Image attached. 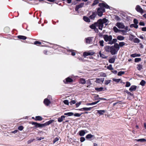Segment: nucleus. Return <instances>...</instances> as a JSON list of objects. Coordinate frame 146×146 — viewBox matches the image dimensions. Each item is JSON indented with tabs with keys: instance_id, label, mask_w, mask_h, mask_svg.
Masks as SVG:
<instances>
[{
	"instance_id": "obj_1",
	"label": "nucleus",
	"mask_w": 146,
	"mask_h": 146,
	"mask_svg": "<svg viewBox=\"0 0 146 146\" xmlns=\"http://www.w3.org/2000/svg\"><path fill=\"white\" fill-rule=\"evenodd\" d=\"M98 6L100 7L98 8L97 14L100 17H101L102 16L103 13L105 11L104 8L110 10L112 8L105 3H99Z\"/></svg>"
},
{
	"instance_id": "obj_2",
	"label": "nucleus",
	"mask_w": 146,
	"mask_h": 146,
	"mask_svg": "<svg viewBox=\"0 0 146 146\" xmlns=\"http://www.w3.org/2000/svg\"><path fill=\"white\" fill-rule=\"evenodd\" d=\"M97 26L98 27L99 29L102 30L104 27L103 19H99L96 22Z\"/></svg>"
},
{
	"instance_id": "obj_3",
	"label": "nucleus",
	"mask_w": 146,
	"mask_h": 146,
	"mask_svg": "<svg viewBox=\"0 0 146 146\" xmlns=\"http://www.w3.org/2000/svg\"><path fill=\"white\" fill-rule=\"evenodd\" d=\"M103 37L104 40L106 42H110L112 39V36L111 35H103Z\"/></svg>"
},
{
	"instance_id": "obj_4",
	"label": "nucleus",
	"mask_w": 146,
	"mask_h": 146,
	"mask_svg": "<svg viewBox=\"0 0 146 146\" xmlns=\"http://www.w3.org/2000/svg\"><path fill=\"white\" fill-rule=\"evenodd\" d=\"M135 9L137 12L140 13L141 14L144 12L143 10L141 7V6L139 5H137L136 6Z\"/></svg>"
},
{
	"instance_id": "obj_5",
	"label": "nucleus",
	"mask_w": 146,
	"mask_h": 146,
	"mask_svg": "<svg viewBox=\"0 0 146 146\" xmlns=\"http://www.w3.org/2000/svg\"><path fill=\"white\" fill-rule=\"evenodd\" d=\"M93 40V37H89L86 38L84 39V42L86 44H90L92 43Z\"/></svg>"
},
{
	"instance_id": "obj_6",
	"label": "nucleus",
	"mask_w": 146,
	"mask_h": 146,
	"mask_svg": "<svg viewBox=\"0 0 146 146\" xmlns=\"http://www.w3.org/2000/svg\"><path fill=\"white\" fill-rule=\"evenodd\" d=\"M95 53L94 52H85L83 53V56L84 57L86 58L87 56H88L93 55Z\"/></svg>"
},
{
	"instance_id": "obj_7",
	"label": "nucleus",
	"mask_w": 146,
	"mask_h": 146,
	"mask_svg": "<svg viewBox=\"0 0 146 146\" xmlns=\"http://www.w3.org/2000/svg\"><path fill=\"white\" fill-rule=\"evenodd\" d=\"M32 124L34 125L35 127H44V125L43 124H40L37 123L36 122H33Z\"/></svg>"
},
{
	"instance_id": "obj_8",
	"label": "nucleus",
	"mask_w": 146,
	"mask_h": 146,
	"mask_svg": "<svg viewBox=\"0 0 146 146\" xmlns=\"http://www.w3.org/2000/svg\"><path fill=\"white\" fill-rule=\"evenodd\" d=\"M117 50H116L115 48H114L113 46H111V48L110 51V52L112 55H113L117 54Z\"/></svg>"
},
{
	"instance_id": "obj_9",
	"label": "nucleus",
	"mask_w": 146,
	"mask_h": 146,
	"mask_svg": "<svg viewBox=\"0 0 146 146\" xmlns=\"http://www.w3.org/2000/svg\"><path fill=\"white\" fill-rule=\"evenodd\" d=\"M73 81V79L69 77L63 80L64 82L66 84H68V83L72 82Z\"/></svg>"
},
{
	"instance_id": "obj_10",
	"label": "nucleus",
	"mask_w": 146,
	"mask_h": 146,
	"mask_svg": "<svg viewBox=\"0 0 146 146\" xmlns=\"http://www.w3.org/2000/svg\"><path fill=\"white\" fill-rule=\"evenodd\" d=\"M84 5V3H81L80 4L76 5L75 9V11H78L79 9L82 7Z\"/></svg>"
},
{
	"instance_id": "obj_11",
	"label": "nucleus",
	"mask_w": 146,
	"mask_h": 146,
	"mask_svg": "<svg viewBox=\"0 0 146 146\" xmlns=\"http://www.w3.org/2000/svg\"><path fill=\"white\" fill-rule=\"evenodd\" d=\"M116 26L119 29H124L125 27V26L122 23H117L116 24Z\"/></svg>"
},
{
	"instance_id": "obj_12",
	"label": "nucleus",
	"mask_w": 146,
	"mask_h": 146,
	"mask_svg": "<svg viewBox=\"0 0 146 146\" xmlns=\"http://www.w3.org/2000/svg\"><path fill=\"white\" fill-rule=\"evenodd\" d=\"M97 15V13L96 12H93L92 14L89 16L90 19H91L94 20Z\"/></svg>"
},
{
	"instance_id": "obj_13",
	"label": "nucleus",
	"mask_w": 146,
	"mask_h": 146,
	"mask_svg": "<svg viewBox=\"0 0 146 146\" xmlns=\"http://www.w3.org/2000/svg\"><path fill=\"white\" fill-rule=\"evenodd\" d=\"M95 107V106L92 107H90L89 108H80V109H79L78 110L80 111H90L92 109H93L94 107Z\"/></svg>"
},
{
	"instance_id": "obj_14",
	"label": "nucleus",
	"mask_w": 146,
	"mask_h": 146,
	"mask_svg": "<svg viewBox=\"0 0 146 146\" xmlns=\"http://www.w3.org/2000/svg\"><path fill=\"white\" fill-rule=\"evenodd\" d=\"M117 58V56H113V57L109 59V62L110 63H113L114 62L115 59Z\"/></svg>"
},
{
	"instance_id": "obj_15",
	"label": "nucleus",
	"mask_w": 146,
	"mask_h": 146,
	"mask_svg": "<svg viewBox=\"0 0 146 146\" xmlns=\"http://www.w3.org/2000/svg\"><path fill=\"white\" fill-rule=\"evenodd\" d=\"M43 102L44 104L46 106H48L50 103V100H48L47 98L44 99Z\"/></svg>"
},
{
	"instance_id": "obj_16",
	"label": "nucleus",
	"mask_w": 146,
	"mask_h": 146,
	"mask_svg": "<svg viewBox=\"0 0 146 146\" xmlns=\"http://www.w3.org/2000/svg\"><path fill=\"white\" fill-rule=\"evenodd\" d=\"M104 78H96V83H99L101 82L103 83L104 81Z\"/></svg>"
},
{
	"instance_id": "obj_17",
	"label": "nucleus",
	"mask_w": 146,
	"mask_h": 146,
	"mask_svg": "<svg viewBox=\"0 0 146 146\" xmlns=\"http://www.w3.org/2000/svg\"><path fill=\"white\" fill-rule=\"evenodd\" d=\"M54 120L52 119L49 121H48L46 122V123H45L43 124L44 125V127L49 125L50 124H51V123L54 122Z\"/></svg>"
},
{
	"instance_id": "obj_18",
	"label": "nucleus",
	"mask_w": 146,
	"mask_h": 146,
	"mask_svg": "<svg viewBox=\"0 0 146 146\" xmlns=\"http://www.w3.org/2000/svg\"><path fill=\"white\" fill-rule=\"evenodd\" d=\"M105 51L107 52H110L111 49V46H105Z\"/></svg>"
},
{
	"instance_id": "obj_19",
	"label": "nucleus",
	"mask_w": 146,
	"mask_h": 146,
	"mask_svg": "<svg viewBox=\"0 0 146 146\" xmlns=\"http://www.w3.org/2000/svg\"><path fill=\"white\" fill-rule=\"evenodd\" d=\"M106 88H105V90H103L104 88L102 87H100V88H95V90L96 91L98 92H102L103 91H104L106 90Z\"/></svg>"
},
{
	"instance_id": "obj_20",
	"label": "nucleus",
	"mask_w": 146,
	"mask_h": 146,
	"mask_svg": "<svg viewBox=\"0 0 146 146\" xmlns=\"http://www.w3.org/2000/svg\"><path fill=\"white\" fill-rule=\"evenodd\" d=\"M117 41V38H114L113 40H112L110 42L108 43V44H110L111 45H112L113 44L116 43V42Z\"/></svg>"
},
{
	"instance_id": "obj_21",
	"label": "nucleus",
	"mask_w": 146,
	"mask_h": 146,
	"mask_svg": "<svg viewBox=\"0 0 146 146\" xmlns=\"http://www.w3.org/2000/svg\"><path fill=\"white\" fill-rule=\"evenodd\" d=\"M86 130H82L79 131V135L81 136H83L86 134Z\"/></svg>"
},
{
	"instance_id": "obj_22",
	"label": "nucleus",
	"mask_w": 146,
	"mask_h": 146,
	"mask_svg": "<svg viewBox=\"0 0 146 146\" xmlns=\"http://www.w3.org/2000/svg\"><path fill=\"white\" fill-rule=\"evenodd\" d=\"M65 116L62 115L61 117H59L58 119V121L59 122H61L63 121V119L65 118Z\"/></svg>"
},
{
	"instance_id": "obj_23",
	"label": "nucleus",
	"mask_w": 146,
	"mask_h": 146,
	"mask_svg": "<svg viewBox=\"0 0 146 146\" xmlns=\"http://www.w3.org/2000/svg\"><path fill=\"white\" fill-rule=\"evenodd\" d=\"M83 19L84 21L87 22L89 23L90 22V18H89L86 16H84L83 18Z\"/></svg>"
},
{
	"instance_id": "obj_24",
	"label": "nucleus",
	"mask_w": 146,
	"mask_h": 146,
	"mask_svg": "<svg viewBox=\"0 0 146 146\" xmlns=\"http://www.w3.org/2000/svg\"><path fill=\"white\" fill-rule=\"evenodd\" d=\"M97 113L100 115H103L104 114L105 112V111L104 110H97Z\"/></svg>"
},
{
	"instance_id": "obj_25",
	"label": "nucleus",
	"mask_w": 146,
	"mask_h": 146,
	"mask_svg": "<svg viewBox=\"0 0 146 146\" xmlns=\"http://www.w3.org/2000/svg\"><path fill=\"white\" fill-rule=\"evenodd\" d=\"M137 88V86H132L129 88V90L132 91H135Z\"/></svg>"
},
{
	"instance_id": "obj_26",
	"label": "nucleus",
	"mask_w": 146,
	"mask_h": 146,
	"mask_svg": "<svg viewBox=\"0 0 146 146\" xmlns=\"http://www.w3.org/2000/svg\"><path fill=\"white\" fill-rule=\"evenodd\" d=\"M103 25L105 24V26H107L108 25V22H109V20L106 18H103Z\"/></svg>"
},
{
	"instance_id": "obj_27",
	"label": "nucleus",
	"mask_w": 146,
	"mask_h": 146,
	"mask_svg": "<svg viewBox=\"0 0 146 146\" xmlns=\"http://www.w3.org/2000/svg\"><path fill=\"white\" fill-rule=\"evenodd\" d=\"M117 40L120 41H121L124 40L125 39V37L124 36L121 35L118 36H117Z\"/></svg>"
},
{
	"instance_id": "obj_28",
	"label": "nucleus",
	"mask_w": 146,
	"mask_h": 146,
	"mask_svg": "<svg viewBox=\"0 0 146 146\" xmlns=\"http://www.w3.org/2000/svg\"><path fill=\"white\" fill-rule=\"evenodd\" d=\"M99 101L100 100H98L97 101H96V102H92L91 103H87L86 104V105L87 106L93 105L96 104L97 103L99 102Z\"/></svg>"
},
{
	"instance_id": "obj_29",
	"label": "nucleus",
	"mask_w": 146,
	"mask_h": 146,
	"mask_svg": "<svg viewBox=\"0 0 146 146\" xmlns=\"http://www.w3.org/2000/svg\"><path fill=\"white\" fill-rule=\"evenodd\" d=\"M79 82L80 83L82 84H84L86 83V81L85 79H83V78H81Z\"/></svg>"
},
{
	"instance_id": "obj_30",
	"label": "nucleus",
	"mask_w": 146,
	"mask_h": 146,
	"mask_svg": "<svg viewBox=\"0 0 146 146\" xmlns=\"http://www.w3.org/2000/svg\"><path fill=\"white\" fill-rule=\"evenodd\" d=\"M42 119L41 116H36L35 117V120L36 121H41Z\"/></svg>"
},
{
	"instance_id": "obj_31",
	"label": "nucleus",
	"mask_w": 146,
	"mask_h": 146,
	"mask_svg": "<svg viewBox=\"0 0 146 146\" xmlns=\"http://www.w3.org/2000/svg\"><path fill=\"white\" fill-rule=\"evenodd\" d=\"M17 38L20 39L25 40L27 38V37L24 36L19 35L17 36Z\"/></svg>"
},
{
	"instance_id": "obj_32",
	"label": "nucleus",
	"mask_w": 146,
	"mask_h": 146,
	"mask_svg": "<svg viewBox=\"0 0 146 146\" xmlns=\"http://www.w3.org/2000/svg\"><path fill=\"white\" fill-rule=\"evenodd\" d=\"M96 23L95 22L94 24L90 26V27L92 29H94L96 27Z\"/></svg>"
},
{
	"instance_id": "obj_33",
	"label": "nucleus",
	"mask_w": 146,
	"mask_h": 146,
	"mask_svg": "<svg viewBox=\"0 0 146 146\" xmlns=\"http://www.w3.org/2000/svg\"><path fill=\"white\" fill-rule=\"evenodd\" d=\"M113 46L114 48L117 49V51H118L119 50L120 47L119 44L117 43H115L114 45Z\"/></svg>"
},
{
	"instance_id": "obj_34",
	"label": "nucleus",
	"mask_w": 146,
	"mask_h": 146,
	"mask_svg": "<svg viewBox=\"0 0 146 146\" xmlns=\"http://www.w3.org/2000/svg\"><path fill=\"white\" fill-rule=\"evenodd\" d=\"M113 30L116 33H117L120 31V30L118 29L117 27L115 26H114L113 27Z\"/></svg>"
},
{
	"instance_id": "obj_35",
	"label": "nucleus",
	"mask_w": 146,
	"mask_h": 146,
	"mask_svg": "<svg viewBox=\"0 0 146 146\" xmlns=\"http://www.w3.org/2000/svg\"><path fill=\"white\" fill-rule=\"evenodd\" d=\"M131 57H140L141 54H137L136 53L130 55Z\"/></svg>"
},
{
	"instance_id": "obj_36",
	"label": "nucleus",
	"mask_w": 146,
	"mask_h": 146,
	"mask_svg": "<svg viewBox=\"0 0 146 146\" xmlns=\"http://www.w3.org/2000/svg\"><path fill=\"white\" fill-rule=\"evenodd\" d=\"M137 68L138 70L140 71L143 68V66L141 64H137Z\"/></svg>"
},
{
	"instance_id": "obj_37",
	"label": "nucleus",
	"mask_w": 146,
	"mask_h": 146,
	"mask_svg": "<svg viewBox=\"0 0 146 146\" xmlns=\"http://www.w3.org/2000/svg\"><path fill=\"white\" fill-rule=\"evenodd\" d=\"M74 115V113L72 112H70L64 113V115L68 116H72Z\"/></svg>"
},
{
	"instance_id": "obj_38",
	"label": "nucleus",
	"mask_w": 146,
	"mask_h": 146,
	"mask_svg": "<svg viewBox=\"0 0 146 146\" xmlns=\"http://www.w3.org/2000/svg\"><path fill=\"white\" fill-rule=\"evenodd\" d=\"M93 136L91 134H89L87 135L86 136V139H90L93 137Z\"/></svg>"
},
{
	"instance_id": "obj_39",
	"label": "nucleus",
	"mask_w": 146,
	"mask_h": 146,
	"mask_svg": "<svg viewBox=\"0 0 146 146\" xmlns=\"http://www.w3.org/2000/svg\"><path fill=\"white\" fill-rule=\"evenodd\" d=\"M67 51L68 52H71V55L72 56H74L75 55L76 53H75V52H74L73 51V50L69 49V50H67Z\"/></svg>"
},
{
	"instance_id": "obj_40",
	"label": "nucleus",
	"mask_w": 146,
	"mask_h": 146,
	"mask_svg": "<svg viewBox=\"0 0 146 146\" xmlns=\"http://www.w3.org/2000/svg\"><path fill=\"white\" fill-rule=\"evenodd\" d=\"M137 141H140L141 142H145L146 140L145 139H135Z\"/></svg>"
},
{
	"instance_id": "obj_41",
	"label": "nucleus",
	"mask_w": 146,
	"mask_h": 146,
	"mask_svg": "<svg viewBox=\"0 0 146 146\" xmlns=\"http://www.w3.org/2000/svg\"><path fill=\"white\" fill-rule=\"evenodd\" d=\"M99 3V0H95L94 3H93L91 5L92 6H94L96 5L97 4Z\"/></svg>"
},
{
	"instance_id": "obj_42",
	"label": "nucleus",
	"mask_w": 146,
	"mask_h": 146,
	"mask_svg": "<svg viewBox=\"0 0 146 146\" xmlns=\"http://www.w3.org/2000/svg\"><path fill=\"white\" fill-rule=\"evenodd\" d=\"M133 42L135 43H139L140 42V40L137 38H136L133 39Z\"/></svg>"
},
{
	"instance_id": "obj_43",
	"label": "nucleus",
	"mask_w": 146,
	"mask_h": 146,
	"mask_svg": "<svg viewBox=\"0 0 146 146\" xmlns=\"http://www.w3.org/2000/svg\"><path fill=\"white\" fill-rule=\"evenodd\" d=\"M125 44V43L124 42H120L119 43V44L120 47H121L124 46Z\"/></svg>"
},
{
	"instance_id": "obj_44",
	"label": "nucleus",
	"mask_w": 146,
	"mask_h": 146,
	"mask_svg": "<svg viewBox=\"0 0 146 146\" xmlns=\"http://www.w3.org/2000/svg\"><path fill=\"white\" fill-rule=\"evenodd\" d=\"M130 27H134L135 29H137L138 27V26L135 24H132L130 25Z\"/></svg>"
},
{
	"instance_id": "obj_45",
	"label": "nucleus",
	"mask_w": 146,
	"mask_h": 146,
	"mask_svg": "<svg viewBox=\"0 0 146 146\" xmlns=\"http://www.w3.org/2000/svg\"><path fill=\"white\" fill-rule=\"evenodd\" d=\"M99 55H100V56L102 58H107V56H106L104 54L101 53L100 51L99 52Z\"/></svg>"
},
{
	"instance_id": "obj_46",
	"label": "nucleus",
	"mask_w": 146,
	"mask_h": 146,
	"mask_svg": "<svg viewBox=\"0 0 146 146\" xmlns=\"http://www.w3.org/2000/svg\"><path fill=\"white\" fill-rule=\"evenodd\" d=\"M113 81L116 82L117 83H119L121 80L120 79H115V78H113Z\"/></svg>"
},
{
	"instance_id": "obj_47",
	"label": "nucleus",
	"mask_w": 146,
	"mask_h": 146,
	"mask_svg": "<svg viewBox=\"0 0 146 146\" xmlns=\"http://www.w3.org/2000/svg\"><path fill=\"white\" fill-rule=\"evenodd\" d=\"M145 84V82L144 80H142L140 83V84L143 86H144Z\"/></svg>"
},
{
	"instance_id": "obj_48",
	"label": "nucleus",
	"mask_w": 146,
	"mask_h": 146,
	"mask_svg": "<svg viewBox=\"0 0 146 146\" xmlns=\"http://www.w3.org/2000/svg\"><path fill=\"white\" fill-rule=\"evenodd\" d=\"M83 114V113H82L80 114L79 113H75L73 115L75 117H80Z\"/></svg>"
},
{
	"instance_id": "obj_49",
	"label": "nucleus",
	"mask_w": 146,
	"mask_h": 146,
	"mask_svg": "<svg viewBox=\"0 0 146 146\" xmlns=\"http://www.w3.org/2000/svg\"><path fill=\"white\" fill-rule=\"evenodd\" d=\"M141 60V58H136L135 59L134 61L135 62H138Z\"/></svg>"
},
{
	"instance_id": "obj_50",
	"label": "nucleus",
	"mask_w": 146,
	"mask_h": 146,
	"mask_svg": "<svg viewBox=\"0 0 146 146\" xmlns=\"http://www.w3.org/2000/svg\"><path fill=\"white\" fill-rule=\"evenodd\" d=\"M107 68L108 69L110 70H113V69L112 68V65L111 64H110L109 66H107Z\"/></svg>"
},
{
	"instance_id": "obj_51",
	"label": "nucleus",
	"mask_w": 146,
	"mask_h": 146,
	"mask_svg": "<svg viewBox=\"0 0 146 146\" xmlns=\"http://www.w3.org/2000/svg\"><path fill=\"white\" fill-rule=\"evenodd\" d=\"M125 73L124 71H119L118 72V76H121L122 75L124 74Z\"/></svg>"
},
{
	"instance_id": "obj_52",
	"label": "nucleus",
	"mask_w": 146,
	"mask_h": 146,
	"mask_svg": "<svg viewBox=\"0 0 146 146\" xmlns=\"http://www.w3.org/2000/svg\"><path fill=\"white\" fill-rule=\"evenodd\" d=\"M18 129L19 130L22 131L24 127L23 126L20 125L18 127Z\"/></svg>"
},
{
	"instance_id": "obj_53",
	"label": "nucleus",
	"mask_w": 146,
	"mask_h": 146,
	"mask_svg": "<svg viewBox=\"0 0 146 146\" xmlns=\"http://www.w3.org/2000/svg\"><path fill=\"white\" fill-rule=\"evenodd\" d=\"M111 80H106L105 81V85H108L110 83Z\"/></svg>"
},
{
	"instance_id": "obj_54",
	"label": "nucleus",
	"mask_w": 146,
	"mask_h": 146,
	"mask_svg": "<svg viewBox=\"0 0 146 146\" xmlns=\"http://www.w3.org/2000/svg\"><path fill=\"white\" fill-rule=\"evenodd\" d=\"M34 140V139H31L30 140H29L27 142L28 144H30Z\"/></svg>"
},
{
	"instance_id": "obj_55",
	"label": "nucleus",
	"mask_w": 146,
	"mask_h": 146,
	"mask_svg": "<svg viewBox=\"0 0 146 146\" xmlns=\"http://www.w3.org/2000/svg\"><path fill=\"white\" fill-rule=\"evenodd\" d=\"M58 48H61V46H58L57 45H55L54 46H53V48L56 49H58Z\"/></svg>"
},
{
	"instance_id": "obj_56",
	"label": "nucleus",
	"mask_w": 146,
	"mask_h": 146,
	"mask_svg": "<svg viewBox=\"0 0 146 146\" xmlns=\"http://www.w3.org/2000/svg\"><path fill=\"white\" fill-rule=\"evenodd\" d=\"M99 43H100V45L102 46H103L104 41L103 40H100L99 41Z\"/></svg>"
},
{
	"instance_id": "obj_57",
	"label": "nucleus",
	"mask_w": 146,
	"mask_h": 146,
	"mask_svg": "<svg viewBox=\"0 0 146 146\" xmlns=\"http://www.w3.org/2000/svg\"><path fill=\"white\" fill-rule=\"evenodd\" d=\"M41 44V42L39 41H35L34 42V44L36 45L40 44Z\"/></svg>"
},
{
	"instance_id": "obj_58",
	"label": "nucleus",
	"mask_w": 146,
	"mask_h": 146,
	"mask_svg": "<svg viewBox=\"0 0 146 146\" xmlns=\"http://www.w3.org/2000/svg\"><path fill=\"white\" fill-rule=\"evenodd\" d=\"M114 19H115L118 21H119L120 20V19L119 17L117 15H116L115 16Z\"/></svg>"
},
{
	"instance_id": "obj_59",
	"label": "nucleus",
	"mask_w": 146,
	"mask_h": 146,
	"mask_svg": "<svg viewBox=\"0 0 146 146\" xmlns=\"http://www.w3.org/2000/svg\"><path fill=\"white\" fill-rule=\"evenodd\" d=\"M64 103L66 105H68L69 104L67 100H65L63 101Z\"/></svg>"
},
{
	"instance_id": "obj_60",
	"label": "nucleus",
	"mask_w": 146,
	"mask_h": 146,
	"mask_svg": "<svg viewBox=\"0 0 146 146\" xmlns=\"http://www.w3.org/2000/svg\"><path fill=\"white\" fill-rule=\"evenodd\" d=\"M85 140V139L84 137H80V141L82 142H83Z\"/></svg>"
},
{
	"instance_id": "obj_61",
	"label": "nucleus",
	"mask_w": 146,
	"mask_h": 146,
	"mask_svg": "<svg viewBox=\"0 0 146 146\" xmlns=\"http://www.w3.org/2000/svg\"><path fill=\"white\" fill-rule=\"evenodd\" d=\"M133 22L134 24L137 25L138 23V21L136 19H134L133 20Z\"/></svg>"
},
{
	"instance_id": "obj_62",
	"label": "nucleus",
	"mask_w": 146,
	"mask_h": 146,
	"mask_svg": "<svg viewBox=\"0 0 146 146\" xmlns=\"http://www.w3.org/2000/svg\"><path fill=\"white\" fill-rule=\"evenodd\" d=\"M131 85V84L129 82H126V85H125V86L126 87H128L130 86Z\"/></svg>"
},
{
	"instance_id": "obj_63",
	"label": "nucleus",
	"mask_w": 146,
	"mask_h": 146,
	"mask_svg": "<svg viewBox=\"0 0 146 146\" xmlns=\"http://www.w3.org/2000/svg\"><path fill=\"white\" fill-rule=\"evenodd\" d=\"M76 103V101L75 100H72L70 102V103L71 105H72V104H74Z\"/></svg>"
},
{
	"instance_id": "obj_64",
	"label": "nucleus",
	"mask_w": 146,
	"mask_h": 146,
	"mask_svg": "<svg viewBox=\"0 0 146 146\" xmlns=\"http://www.w3.org/2000/svg\"><path fill=\"white\" fill-rule=\"evenodd\" d=\"M59 140L58 138V137H56L55 139H54L53 140V143H55L56 141H58Z\"/></svg>"
}]
</instances>
